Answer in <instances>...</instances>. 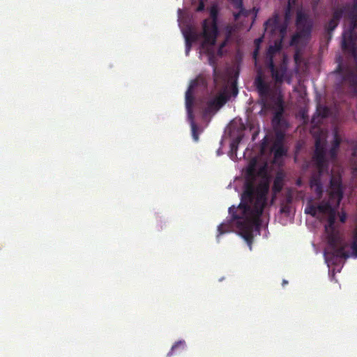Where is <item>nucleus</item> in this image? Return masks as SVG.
<instances>
[{
  "label": "nucleus",
  "mask_w": 357,
  "mask_h": 357,
  "mask_svg": "<svg viewBox=\"0 0 357 357\" xmlns=\"http://www.w3.org/2000/svg\"><path fill=\"white\" fill-rule=\"evenodd\" d=\"M184 344H185V342L184 341H179V342H176L172 347V349H171V352L174 351V350H176L178 347H182L183 348L184 347Z\"/></svg>",
  "instance_id": "nucleus-7"
},
{
  "label": "nucleus",
  "mask_w": 357,
  "mask_h": 357,
  "mask_svg": "<svg viewBox=\"0 0 357 357\" xmlns=\"http://www.w3.org/2000/svg\"><path fill=\"white\" fill-rule=\"evenodd\" d=\"M332 192L331 199L333 202V206L331 205L320 206L317 209L312 208H306L307 213H312V215H319V213H323L325 218L328 219V223L326 225V233L328 241V248L325 252L326 261L328 266L331 268L333 264V257H349L356 255V248L354 245L352 246L354 250L353 253H349L344 250L345 248L343 247L338 231L334 225L333 220L335 215V206L338 205L341 199V190L340 182L338 180L331 181Z\"/></svg>",
  "instance_id": "nucleus-2"
},
{
  "label": "nucleus",
  "mask_w": 357,
  "mask_h": 357,
  "mask_svg": "<svg viewBox=\"0 0 357 357\" xmlns=\"http://www.w3.org/2000/svg\"><path fill=\"white\" fill-rule=\"evenodd\" d=\"M193 87L192 84H191L189 86L188 90L185 93V105H186V109L188 112V118L191 120V129L192 132V137L195 139V141L198 140V135L197 134L196 131V126L193 121L192 120V115H191V111H190V105H191V89Z\"/></svg>",
  "instance_id": "nucleus-4"
},
{
  "label": "nucleus",
  "mask_w": 357,
  "mask_h": 357,
  "mask_svg": "<svg viewBox=\"0 0 357 357\" xmlns=\"http://www.w3.org/2000/svg\"><path fill=\"white\" fill-rule=\"evenodd\" d=\"M218 232L220 234H224L225 232H227L229 231L228 229V225L225 223H222L221 224L219 227H218Z\"/></svg>",
  "instance_id": "nucleus-6"
},
{
  "label": "nucleus",
  "mask_w": 357,
  "mask_h": 357,
  "mask_svg": "<svg viewBox=\"0 0 357 357\" xmlns=\"http://www.w3.org/2000/svg\"><path fill=\"white\" fill-rule=\"evenodd\" d=\"M344 220H345V215H341V216H340V220H341L342 222H344Z\"/></svg>",
  "instance_id": "nucleus-12"
},
{
  "label": "nucleus",
  "mask_w": 357,
  "mask_h": 357,
  "mask_svg": "<svg viewBox=\"0 0 357 357\" xmlns=\"http://www.w3.org/2000/svg\"><path fill=\"white\" fill-rule=\"evenodd\" d=\"M311 187L316 190H318L319 188V184L315 181H311Z\"/></svg>",
  "instance_id": "nucleus-10"
},
{
  "label": "nucleus",
  "mask_w": 357,
  "mask_h": 357,
  "mask_svg": "<svg viewBox=\"0 0 357 357\" xmlns=\"http://www.w3.org/2000/svg\"><path fill=\"white\" fill-rule=\"evenodd\" d=\"M281 186V181L279 179L275 180L274 183V190L278 191L280 190Z\"/></svg>",
  "instance_id": "nucleus-9"
},
{
  "label": "nucleus",
  "mask_w": 357,
  "mask_h": 357,
  "mask_svg": "<svg viewBox=\"0 0 357 357\" xmlns=\"http://www.w3.org/2000/svg\"><path fill=\"white\" fill-rule=\"evenodd\" d=\"M255 172V162L251 163L248 169V174L249 176H252Z\"/></svg>",
  "instance_id": "nucleus-8"
},
{
  "label": "nucleus",
  "mask_w": 357,
  "mask_h": 357,
  "mask_svg": "<svg viewBox=\"0 0 357 357\" xmlns=\"http://www.w3.org/2000/svg\"><path fill=\"white\" fill-rule=\"evenodd\" d=\"M178 21H181V11L178 12Z\"/></svg>",
  "instance_id": "nucleus-14"
},
{
  "label": "nucleus",
  "mask_w": 357,
  "mask_h": 357,
  "mask_svg": "<svg viewBox=\"0 0 357 357\" xmlns=\"http://www.w3.org/2000/svg\"><path fill=\"white\" fill-rule=\"evenodd\" d=\"M215 13L216 9L213 7L211 10V18L204 21L203 25V34L199 38H197L191 31L189 32L183 31L186 43V53H188L190 51V46L191 43L197 40L201 43L203 51L208 50L210 47L214 44L215 37L217 36V28L215 22Z\"/></svg>",
  "instance_id": "nucleus-3"
},
{
  "label": "nucleus",
  "mask_w": 357,
  "mask_h": 357,
  "mask_svg": "<svg viewBox=\"0 0 357 357\" xmlns=\"http://www.w3.org/2000/svg\"><path fill=\"white\" fill-rule=\"evenodd\" d=\"M227 100V96L224 93L220 95L213 102L214 106L218 109L223 105Z\"/></svg>",
  "instance_id": "nucleus-5"
},
{
  "label": "nucleus",
  "mask_w": 357,
  "mask_h": 357,
  "mask_svg": "<svg viewBox=\"0 0 357 357\" xmlns=\"http://www.w3.org/2000/svg\"><path fill=\"white\" fill-rule=\"evenodd\" d=\"M268 190V182L263 181L257 192L252 193L246 190L242 196L241 202L237 208L231 207L229 213L234 215V224H236L240 234L248 243L259 234L260 215L266 202V194Z\"/></svg>",
  "instance_id": "nucleus-1"
},
{
  "label": "nucleus",
  "mask_w": 357,
  "mask_h": 357,
  "mask_svg": "<svg viewBox=\"0 0 357 357\" xmlns=\"http://www.w3.org/2000/svg\"><path fill=\"white\" fill-rule=\"evenodd\" d=\"M239 15H240V13H239L238 14H237V15L235 13V14H234V16H235L236 17H237Z\"/></svg>",
  "instance_id": "nucleus-15"
},
{
  "label": "nucleus",
  "mask_w": 357,
  "mask_h": 357,
  "mask_svg": "<svg viewBox=\"0 0 357 357\" xmlns=\"http://www.w3.org/2000/svg\"><path fill=\"white\" fill-rule=\"evenodd\" d=\"M234 6L236 7L237 8H241V0H236L233 2Z\"/></svg>",
  "instance_id": "nucleus-11"
},
{
  "label": "nucleus",
  "mask_w": 357,
  "mask_h": 357,
  "mask_svg": "<svg viewBox=\"0 0 357 357\" xmlns=\"http://www.w3.org/2000/svg\"><path fill=\"white\" fill-rule=\"evenodd\" d=\"M233 90H234V96H236L237 94V91L235 88H234Z\"/></svg>",
  "instance_id": "nucleus-13"
}]
</instances>
